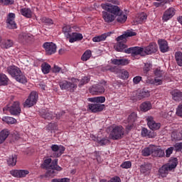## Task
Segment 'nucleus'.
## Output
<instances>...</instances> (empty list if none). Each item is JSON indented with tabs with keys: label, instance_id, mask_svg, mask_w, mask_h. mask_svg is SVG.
<instances>
[{
	"label": "nucleus",
	"instance_id": "f257e3e1",
	"mask_svg": "<svg viewBox=\"0 0 182 182\" xmlns=\"http://www.w3.org/2000/svg\"><path fill=\"white\" fill-rule=\"evenodd\" d=\"M106 2L101 4V7L104 11H109L111 14H113L116 16L117 22L119 23H124L127 21V15L123 14V11L117 5H120V1L119 0H105Z\"/></svg>",
	"mask_w": 182,
	"mask_h": 182
},
{
	"label": "nucleus",
	"instance_id": "f03ea898",
	"mask_svg": "<svg viewBox=\"0 0 182 182\" xmlns=\"http://www.w3.org/2000/svg\"><path fill=\"white\" fill-rule=\"evenodd\" d=\"M178 164V160L177 158L171 159L168 164L163 165L159 170V173L161 177H167L169 171L174 170Z\"/></svg>",
	"mask_w": 182,
	"mask_h": 182
},
{
	"label": "nucleus",
	"instance_id": "7ed1b4c3",
	"mask_svg": "<svg viewBox=\"0 0 182 182\" xmlns=\"http://www.w3.org/2000/svg\"><path fill=\"white\" fill-rule=\"evenodd\" d=\"M41 167L48 171H51V173H53V170H56L57 171L62 170V168L58 166V159H55L52 161V159L50 158L46 159L41 165Z\"/></svg>",
	"mask_w": 182,
	"mask_h": 182
},
{
	"label": "nucleus",
	"instance_id": "20e7f679",
	"mask_svg": "<svg viewBox=\"0 0 182 182\" xmlns=\"http://www.w3.org/2000/svg\"><path fill=\"white\" fill-rule=\"evenodd\" d=\"M103 86H107V81L102 80L98 84L90 87L89 88L90 93H92V95H103L106 90Z\"/></svg>",
	"mask_w": 182,
	"mask_h": 182
},
{
	"label": "nucleus",
	"instance_id": "39448f33",
	"mask_svg": "<svg viewBox=\"0 0 182 182\" xmlns=\"http://www.w3.org/2000/svg\"><path fill=\"white\" fill-rule=\"evenodd\" d=\"M109 136L112 140H120L124 136V129L122 126H116L111 131Z\"/></svg>",
	"mask_w": 182,
	"mask_h": 182
},
{
	"label": "nucleus",
	"instance_id": "423d86ee",
	"mask_svg": "<svg viewBox=\"0 0 182 182\" xmlns=\"http://www.w3.org/2000/svg\"><path fill=\"white\" fill-rule=\"evenodd\" d=\"M38 97L39 95H38L37 92H31L23 104L24 107H32V106L36 105V102H38Z\"/></svg>",
	"mask_w": 182,
	"mask_h": 182
},
{
	"label": "nucleus",
	"instance_id": "0eeeda50",
	"mask_svg": "<svg viewBox=\"0 0 182 182\" xmlns=\"http://www.w3.org/2000/svg\"><path fill=\"white\" fill-rule=\"evenodd\" d=\"M50 149L53 151V157H60L65 153V146L62 145L53 144Z\"/></svg>",
	"mask_w": 182,
	"mask_h": 182
},
{
	"label": "nucleus",
	"instance_id": "6e6552de",
	"mask_svg": "<svg viewBox=\"0 0 182 182\" xmlns=\"http://www.w3.org/2000/svg\"><path fill=\"white\" fill-rule=\"evenodd\" d=\"M6 23L8 29H16L17 26L16 23L15 22V14L10 13L8 14Z\"/></svg>",
	"mask_w": 182,
	"mask_h": 182
},
{
	"label": "nucleus",
	"instance_id": "1a4fd4ad",
	"mask_svg": "<svg viewBox=\"0 0 182 182\" xmlns=\"http://www.w3.org/2000/svg\"><path fill=\"white\" fill-rule=\"evenodd\" d=\"M46 55H53L56 53V44L52 42H46L43 45Z\"/></svg>",
	"mask_w": 182,
	"mask_h": 182
},
{
	"label": "nucleus",
	"instance_id": "9d476101",
	"mask_svg": "<svg viewBox=\"0 0 182 182\" xmlns=\"http://www.w3.org/2000/svg\"><path fill=\"white\" fill-rule=\"evenodd\" d=\"M87 107L92 113H99V112H102L105 109V105L93 102L92 104H88Z\"/></svg>",
	"mask_w": 182,
	"mask_h": 182
},
{
	"label": "nucleus",
	"instance_id": "9b49d317",
	"mask_svg": "<svg viewBox=\"0 0 182 182\" xmlns=\"http://www.w3.org/2000/svg\"><path fill=\"white\" fill-rule=\"evenodd\" d=\"M8 110L12 116H18L21 114V106L19 102L16 101L8 108Z\"/></svg>",
	"mask_w": 182,
	"mask_h": 182
},
{
	"label": "nucleus",
	"instance_id": "f8f14e48",
	"mask_svg": "<svg viewBox=\"0 0 182 182\" xmlns=\"http://www.w3.org/2000/svg\"><path fill=\"white\" fill-rule=\"evenodd\" d=\"M102 19H104L105 22L107 23H110L113 22L114 19H116V15L112 13V11L105 10L102 12Z\"/></svg>",
	"mask_w": 182,
	"mask_h": 182
},
{
	"label": "nucleus",
	"instance_id": "ddd939ff",
	"mask_svg": "<svg viewBox=\"0 0 182 182\" xmlns=\"http://www.w3.org/2000/svg\"><path fill=\"white\" fill-rule=\"evenodd\" d=\"M147 124L151 130H159L161 127V124L156 123L153 117H148L146 118Z\"/></svg>",
	"mask_w": 182,
	"mask_h": 182
},
{
	"label": "nucleus",
	"instance_id": "4468645a",
	"mask_svg": "<svg viewBox=\"0 0 182 182\" xmlns=\"http://www.w3.org/2000/svg\"><path fill=\"white\" fill-rule=\"evenodd\" d=\"M10 174L13 177H17V178H22L26 177L27 174H29V171L28 170H12L10 171Z\"/></svg>",
	"mask_w": 182,
	"mask_h": 182
},
{
	"label": "nucleus",
	"instance_id": "2eb2a0df",
	"mask_svg": "<svg viewBox=\"0 0 182 182\" xmlns=\"http://www.w3.org/2000/svg\"><path fill=\"white\" fill-rule=\"evenodd\" d=\"M157 44L156 43H151L149 46L144 48V52L146 55H152L157 52Z\"/></svg>",
	"mask_w": 182,
	"mask_h": 182
},
{
	"label": "nucleus",
	"instance_id": "dca6fc26",
	"mask_svg": "<svg viewBox=\"0 0 182 182\" xmlns=\"http://www.w3.org/2000/svg\"><path fill=\"white\" fill-rule=\"evenodd\" d=\"M6 71L12 77H15L16 76H19V75H21V69L15 65L9 66Z\"/></svg>",
	"mask_w": 182,
	"mask_h": 182
},
{
	"label": "nucleus",
	"instance_id": "f3484780",
	"mask_svg": "<svg viewBox=\"0 0 182 182\" xmlns=\"http://www.w3.org/2000/svg\"><path fill=\"white\" fill-rule=\"evenodd\" d=\"M111 63H112V65H117V66H126L130 63V60L127 58H114L111 59Z\"/></svg>",
	"mask_w": 182,
	"mask_h": 182
},
{
	"label": "nucleus",
	"instance_id": "a211bd4d",
	"mask_svg": "<svg viewBox=\"0 0 182 182\" xmlns=\"http://www.w3.org/2000/svg\"><path fill=\"white\" fill-rule=\"evenodd\" d=\"M174 15H176V9H174L173 7H171L164 13L162 19L165 22H167V21L171 19V17L174 16Z\"/></svg>",
	"mask_w": 182,
	"mask_h": 182
},
{
	"label": "nucleus",
	"instance_id": "6ab92c4d",
	"mask_svg": "<svg viewBox=\"0 0 182 182\" xmlns=\"http://www.w3.org/2000/svg\"><path fill=\"white\" fill-rule=\"evenodd\" d=\"M151 168H153L151 164L144 163L140 166V172L144 176H149L151 173Z\"/></svg>",
	"mask_w": 182,
	"mask_h": 182
},
{
	"label": "nucleus",
	"instance_id": "aec40b11",
	"mask_svg": "<svg viewBox=\"0 0 182 182\" xmlns=\"http://www.w3.org/2000/svg\"><path fill=\"white\" fill-rule=\"evenodd\" d=\"M158 44L159 46V49L162 53H166V52H168V43L166 40H159Z\"/></svg>",
	"mask_w": 182,
	"mask_h": 182
},
{
	"label": "nucleus",
	"instance_id": "412c9836",
	"mask_svg": "<svg viewBox=\"0 0 182 182\" xmlns=\"http://www.w3.org/2000/svg\"><path fill=\"white\" fill-rule=\"evenodd\" d=\"M68 39L70 43H73L74 42H77V41H82L83 39V35L80 33H71Z\"/></svg>",
	"mask_w": 182,
	"mask_h": 182
},
{
	"label": "nucleus",
	"instance_id": "4be33fe9",
	"mask_svg": "<svg viewBox=\"0 0 182 182\" xmlns=\"http://www.w3.org/2000/svg\"><path fill=\"white\" fill-rule=\"evenodd\" d=\"M150 96V92L146 90H141L139 92H137L136 94V100H141L144 97H149Z\"/></svg>",
	"mask_w": 182,
	"mask_h": 182
},
{
	"label": "nucleus",
	"instance_id": "5701e85b",
	"mask_svg": "<svg viewBox=\"0 0 182 182\" xmlns=\"http://www.w3.org/2000/svg\"><path fill=\"white\" fill-rule=\"evenodd\" d=\"M154 150V145H149L148 147H145L141 151V154L144 157H149V156H153V151Z\"/></svg>",
	"mask_w": 182,
	"mask_h": 182
},
{
	"label": "nucleus",
	"instance_id": "b1692460",
	"mask_svg": "<svg viewBox=\"0 0 182 182\" xmlns=\"http://www.w3.org/2000/svg\"><path fill=\"white\" fill-rule=\"evenodd\" d=\"M0 46L2 49H9L14 46V41L11 39L3 40L0 42Z\"/></svg>",
	"mask_w": 182,
	"mask_h": 182
},
{
	"label": "nucleus",
	"instance_id": "393cba45",
	"mask_svg": "<svg viewBox=\"0 0 182 182\" xmlns=\"http://www.w3.org/2000/svg\"><path fill=\"white\" fill-rule=\"evenodd\" d=\"M171 95L172 96V98L176 102H180V100H182V92L178 90H174L172 92H171Z\"/></svg>",
	"mask_w": 182,
	"mask_h": 182
},
{
	"label": "nucleus",
	"instance_id": "a878e982",
	"mask_svg": "<svg viewBox=\"0 0 182 182\" xmlns=\"http://www.w3.org/2000/svg\"><path fill=\"white\" fill-rule=\"evenodd\" d=\"M141 134L142 137H149V139L156 137V134L154 132H149V129L146 128L141 129Z\"/></svg>",
	"mask_w": 182,
	"mask_h": 182
},
{
	"label": "nucleus",
	"instance_id": "bb28decb",
	"mask_svg": "<svg viewBox=\"0 0 182 182\" xmlns=\"http://www.w3.org/2000/svg\"><path fill=\"white\" fill-rule=\"evenodd\" d=\"M87 100L92 103H100V105H102V103H105V102H106V97L102 96L94 97L88 98Z\"/></svg>",
	"mask_w": 182,
	"mask_h": 182
},
{
	"label": "nucleus",
	"instance_id": "cd10ccee",
	"mask_svg": "<svg viewBox=\"0 0 182 182\" xmlns=\"http://www.w3.org/2000/svg\"><path fill=\"white\" fill-rule=\"evenodd\" d=\"M77 83H79V79L72 78L71 82H69L68 90H70V92H75L77 87Z\"/></svg>",
	"mask_w": 182,
	"mask_h": 182
},
{
	"label": "nucleus",
	"instance_id": "c85d7f7f",
	"mask_svg": "<svg viewBox=\"0 0 182 182\" xmlns=\"http://www.w3.org/2000/svg\"><path fill=\"white\" fill-rule=\"evenodd\" d=\"M164 151L154 145L153 157H164Z\"/></svg>",
	"mask_w": 182,
	"mask_h": 182
},
{
	"label": "nucleus",
	"instance_id": "c756f323",
	"mask_svg": "<svg viewBox=\"0 0 182 182\" xmlns=\"http://www.w3.org/2000/svg\"><path fill=\"white\" fill-rule=\"evenodd\" d=\"M31 38H32V35L27 34L26 33H21L18 36V41L22 43L29 42Z\"/></svg>",
	"mask_w": 182,
	"mask_h": 182
},
{
	"label": "nucleus",
	"instance_id": "7c9ffc66",
	"mask_svg": "<svg viewBox=\"0 0 182 182\" xmlns=\"http://www.w3.org/2000/svg\"><path fill=\"white\" fill-rule=\"evenodd\" d=\"M20 12L23 16H25L26 18H32V15H33V13L31 10V9L28 8H23L20 10Z\"/></svg>",
	"mask_w": 182,
	"mask_h": 182
},
{
	"label": "nucleus",
	"instance_id": "2f4dec72",
	"mask_svg": "<svg viewBox=\"0 0 182 182\" xmlns=\"http://www.w3.org/2000/svg\"><path fill=\"white\" fill-rule=\"evenodd\" d=\"M126 48H127V46L122 42H118V43L114 46V48L117 52H124Z\"/></svg>",
	"mask_w": 182,
	"mask_h": 182
},
{
	"label": "nucleus",
	"instance_id": "473e14b6",
	"mask_svg": "<svg viewBox=\"0 0 182 182\" xmlns=\"http://www.w3.org/2000/svg\"><path fill=\"white\" fill-rule=\"evenodd\" d=\"M147 19V14L145 13H141L138 14V16L136 18V23H143L144 22H146Z\"/></svg>",
	"mask_w": 182,
	"mask_h": 182
},
{
	"label": "nucleus",
	"instance_id": "72a5a7b5",
	"mask_svg": "<svg viewBox=\"0 0 182 182\" xmlns=\"http://www.w3.org/2000/svg\"><path fill=\"white\" fill-rule=\"evenodd\" d=\"M136 55H141L142 56H144V48L134 47L132 56H136Z\"/></svg>",
	"mask_w": 182,
	"mask_h": 182
},
{
	"label": "nucleus",
	"instance_id": "f704fd0d",
	"mask_svg": "<svg viewBox=\"0 0 182 182\" xmlns=\"http://www.w3.org/2000/svg\"><path fill=\"white\" fill-rule=\"evenodd\" d=\"M110 36V33H104L101 36H95L92 38L93 42H102V41H106V38Z\"/></svg>",
	"mask_w": 182,
	"mask_h": 182
},
{
	"label": "nucleus",
	"instance_id": "c9c22d12",
	"mask_svg": "<svg viewBox=\"0 0 182 182\" xmlns=\"http://www.w3.org/2000/svg\"><path fill=\"white\" fill-rule=\"evenodd\" d=\"M9 82V78L4 73H0V86H6Z\"/></svg>",
	"mask_w": 182,
	"mask_h": 182
},
{
	"label": "nucleus",
	"instance_id": "e433bc0d",
	"mask_svg": "<svg viewBox=\"0 0 182 182\" xmlns=\"http://www.w3.org/2000/svg\"><path fill=\"white\" fill-rule=\"evenodd\" d=\"M58 85L61 90H68L69 89V82L66 80H60L58 82Z\"/></svg>",
	"mask_w": 182,
	"mask_h": 182
},
{
	"label": "nucleus",
	"instance_id": "4c0bfd02",
	"mask_svg": "<svg viewBox=\"0 0 182 182\" xmlns=\"http://www.w3.org/2000/svg\"><path fill=\"white\" fill-rule=\"evenodd\" d=\"M140 109L141 112H149V110L151 109V103L149 102H144L141 105Z\"/></svg>",
	"mask_w": 182,
	"mask_h": 182
},
{
	"label": "nucleus",
	"instance_id": "58836bf2",
	"mask_svg": "<svg viewBox=\"0 0 182 182\" xmlns=\"http://www.w3.org/2000/svg\"><path fill=\"white\" fill-rule=\"evenodd\" d=\"M16 160H18V156L16 155H11L9 157V159L7 160V163L9 166H16Z\"/></svg>",
	"mask_w": 182,
	"mask_h": 182
},
{
	"label": "nucleus",
	"instance_id": "ea45409f",
	"mask_svg": "<svg viewBox=\"0 0 182 182\" xmlns=\"http://www.w3.org/2000/svg\"><path fill=\"white\" fill-rule=\"evenodd\" d=\"M63 32L65 38L68 39V38H70V35H72V28H70V26H65L63 28Z\"/></svg>",
	"mask_w": 182,
	"mask_h": 182
},
{
	"label": "nucleus",
	"instance_id": "a19ab883",
	"mask_svg": "<svg viewBox=\"0 0 182 182\" xmlns=\"http://www.w3.org/2000/svg\"><path fill=\"white\" fill-rule=\"evenodd\" d=\"M50 65L48 63H44L41 64V70L44 75H48L50 72Z\"/></svg>",
	"mask_w": 182,
	"mask_h": 182
},
{
	"label": "nucleus",
	"instance_id": "79ce46f5",
	"mask_svg": "<svg viewBox=\"0 0 182 182\" xmlns=\"http://www.w3.org/2000/svg\"><path fill=\"white\" fill-rule=\"evenodd\" d=\"M92 58V51L90 50H87L82 55L81 60L86 62Z\"/></svg>",
	"mask_w": 182,
	"mask_h": 182
},
{
	"label": "nucleus",
	"instance_id": "37998d69",
	"mask_svg": "<svg viewBox=\"0 0 182 182\" xmlns=\"http://www.w3.org/2000/svg\"><path fill=\"white\" fill-rule=\"evenodd\" d=\"M2 121L7 123V124H15L16 119L12 117H3Z\"/></svg>",
	"mask_w": 182,
	"mask_h": 182
},
{
	"label": "nucleus",
	"instance_id": "c03bdc74",
	"mask_svg": "<svg viewBox=\"0 0 182 182\" xmlns=\"http://www.w3.org/2000/svg\"><path fill=\"white\" fill-rule=\"evenodd\" d=\"M175 59L176 63L178 66H182V53L181 51H178L175 53Z\"/></svg>",
	"mask_w": 182,
	"mask_h": 182
},
{
	"label": "nucleus",
	"instance_id": "a18cd8bd",
	"mask_svg": "<svg viewBox=\"0 0 182 182\" xmlns=\"http://www.w3.org/2000/svg\"><path fill=\"white\" fill-rule=\"evenodd\" d=\"M42 117L47 120H52L53 117H55V114H53V112H52L47 111L46 112H43V114H42Z\"/></svg>",
	"mask_w": 182,
	"mask_h": 182
},
{
	"label": "nucleus",
	"instance_id": "49530a36",
	"mask_svg": "<svg viewBox=\"0 0 182 182\" xmlns=\"http://www.w3.org/2000/svg\"><path fill=\"white\" fill-rule=\"evenodd\" d=\"M171 136L173 141H180V140H181V138L180 136V132L177 131H173L171 133Z\"/></svg>",
	"mask_w": 182,
	"mask_h": 182
},
{
	"label": "nucleus",
	"instance_id": "de8ad7c7",
	"mask_svg": "<svg viewBox=\"0 0 182 182\" xmlns=\"http://www.w3.org/2000/svg\"><path fill=\"white\" fill-rule=\"evenodd\" d=\"M14 77L17 82H19V83H26L27 82L26 77L22 74V71H21V74Z\"/></svg>",
	"mask_w": 182,
	"mask_h": 182
},
{
	"label": "nucleus",
	"instance_id": "09e8293b",
	"mask_svg": "<svg viewBox=\"0 0 182 182\" xmlns=\"http://www.w3.org/2000/svg\"><path fill=\"white\" fill-rule=\"evenodd\" d=\"M79 87H82V86H85V85H87L88 82H90V77L84 76L81 78L80 80H79Z\"/></svg>",
	"mask_w": 182,
	"mask_h": 182
},
{
	"label": "nucleus",
	"instance_id": "8fccbe9b",
	"mask_svg": "<svg viewBox=\"0 0 182 182\" xmlns=\"http://www.w3.org/2000/svg\"><path fill=\"white\" fill-rule=\"evenodd\" d=\"M119 77L121 79H128L129 78V72L126 70H119Z\"/></svg>",
	"mask_w": 182,
	"mask_h": 182
},
{
	"label": "nucleus",
	"instance_id": "3c124183",
	"mask_svg": "<svg viewBox=\"0 0 182 182\" xmlns=\"http://www.w3.org/2000/svg\"><path fill=\"white\" fill-rule=\"evenodd\" d=\"M116 41L117 42H122V43H126V42H127V37L126 36V35L124 33L119 36H118L116 38Z\"/></svg>",
	"mask_w": 182,
	"mask_h": 182
},
{
	"label": "nucleus",
	"instance_id": "603ef678",
	"mask_svg": "<svg viewBox=\"0 0 182 182\" xmlns=\"http://www.w3.org/2000/svg\"><path fill=\"white\" fill-rule=\"evenodd\" d=\"M137 118V114L135 112H132L129 117H128V122L129 123H134V122H136V119Z\"/></svg>",
	"mask_w": 182,
	"mask_h": 182
},
{
	"label": "nucleus",
	"instance_id": "864d4df0",
	"mask_svg": "<svg viewBox=\"0 0 182 182\" xmlns=\"http://www.w3.org/2000/svg\"><path fill=\"white\" fill-rule=\"evenodd\" d=\"M154 75H155L156 77H160V78L163 79V75H164V71L157 68L154 71Z\"/></svg>",
	"mask_w": 182,
	"mask_h": 182
},
{
	"label": "nucleus",
	"instance_id": "5fc2aeb1",
	"mask_svg": "<svg viewBox=\"0 0 182 182\" xmlns=\"http://www.w3.org/2000/svg\"><path fill=\"white\" fill-rule=\"evenodd\" d=\"M65 73V71H63V70H62V68L54 65V67L53 68V73Z\"/></svg>",
	"mask_w": 182,
	"mask_h": 182
},
{
	"label": "nucleus",
	"instance_id": "6e6d98bb",
	"mask_svg": "<svg viewBox=\"0 0 182 182\" xmlns=\"http://www.w3.org/2000/svg\"><path fill=\"white\" fill-rule=\"evenodd\" d=\"M97 141L98 144H100V146H105V144H107V143H109V139L106 138H102V139L98 138Z\"/></svg>",
	"mask_w": 182,
	"mask_h": 182
},
{
	"label": "nucleus",
	"instance_id": "4d7b16f0",
	"mask_svg": "<svg viewBox=\"0 0 182 182\" xmlns=\"http://www.w3.org/2000/svg\"><path fill=\"white\" fill-rule=\"evenodd\" d=\"M124 34L127 38H130L131 36H136V35H137V33L133 31V30H127L124 32Z\"/></svg>",
	"mask_w": 182,
	"mask_h": 182
},
{
	"label": "nucleus",
	"instance_id": "13d9d810",
	"mask_svg": "<svg viewBox=\"0 0 182 182\" xmlns=\"http://www.w3.org/2000/svg\"><path fill=\"white\" fill-rule=\"evenodd\" d=\"M122 168H130L132 167V162L130 161H127L121 164Z\"/></svg>",
	"mask_w": 182,
	"mask_h": 182
},
{
	"label": "nucleus",
	"instance_id": "bf43d9fd",
	"mask_svg": "<svg viewBox=\"0 0 182 182\" xmlns=\"http://www.w3.org/2000/svg\"><path fill=\"white\" fill-rule=\"evenodd\" d=\"M0 134H1L3 138L6 140V139H8V136H9V131H8V129H4L0 132Z\"/></svg>",
	"mask_w": 182,
	"mask_h": 182
},
{
	"label": "nucleus",
	"instance_id": "052dcab7",
	"mask_svg": "<svg viewBox=\"0 0 182 182\" xmlns=\"http://www.w3.org/2000/svg\"><path fill=\"white\" fill-rule=\"evenodd\" d=\"M154 85L156 86H159L160 85H163V78H160L159 77H156L154 78Z\"/></svg>",
	"mask_w": 182,
	"mask_h": 182
},
{
	"label": "nucleus",
	"instance_id": "680f3d73",
	"mask_svg": "<svg viewBox=\"0 0 182 182\" xmlns=\"http://www.w3.org/2000/svg\"><path fill=\"white\" fill-rule=\"evenodd\" d=\"M173 150H174V147H173V146L168 148L166 150V157H170V156H171V154H173Z\"/></svg>",
	"mask_w": 182,
	"mask_h": 182
},
{
	"label": "nucleus",
	"instance_id": "e2e57ef3",
	"mask_svg": "<svg viewBox=\"0 0 182 182\" xmlns=\"http://www.w3.org/2000/svg\"><path fill=\"white\" fill-rule=\"evenodd\" d=\"M0 4H3V5H12L14 0H0Z\"/></svg>",
	"mask_w": 182,
	"mask_h": 182
},
{
	"label": "nucleus",
	"instance_id": "0e129e2a",
	"mask_svg": "<svg viewBox=\"0 0 182 182\" xmlns=\"http://www.w3.org/2000/svg\"><path fill=\"white\" fill-rule=\"evenodd\" d=\"M176 114L177 116L182 117V104L178 106V108L176 109Z\"/></svg>",
	"mask_w": 182,
	"mask_h": 182
},
{
	"label": "nucleus",
	"instance_id": "69168bd1",
	"mask_svg": "<svg viewBox=\"0 0 182 182\" xmlns=\"http://www.w3.org/2000/svg\"><path fill=\"white\" fill-rule=\"evenodd\" d=\"M141 81V76H136L133 78V82L134 85H139V83H140Z\"/></svg>",
	"mask_w": 182,
	"mask_h": 182
},
{
	"label": "nucleus",
	"instance_id": "338daca9",
	"mask_svg": "<svg viewBox=\"0 0 182 182\" xmlns=\"http://www.w3.org/2000/svg\"><path fill=\"white\" fill-rule=\"evenodd\" d=\"M108 182H122V180L119 176H115L114 178H112Z\"/></svg>",
	"mask_w": 182,
	"mask_h": 182
},
{
	"label": "nucleus",
	"instance_id": "774afa93",
	"mask_svg": "<svg viewBox=\"0 0 182 182\" xmlns=\"http://www.w3.org/2000/svg\"><path fill=\"white\" fill-rule=\"evenodd\" d=\"M133 49H134V47H131V48H125L124 50V52L125 53H131L132 55H133Z\"/></svg>",
	"mask_w": 182,
	"mask_h": 182
}]
</instances>
